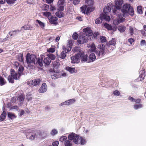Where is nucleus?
Segmentation results:
<instances>
[{"instance_id": "obj_1", "label": "nucleus", "mask_w": 146, "mask_h": 146, "mask_svg": "<svg viewBox=\"0 0 146 146\" xmlns=\"http://www.w3.org/2000/svg\"><path fill=\"white\" fill-rule=\"evenodd\" d=\"M87 47L90 48L89 51L91 52H95L98 56H103L104 55L105 52V46L103 44L98 45L97 48L93 42L89 43L87 44Z\"/></svg>"}, {"instance_id": "obj_2", "label": "nucleus", "mask_w": 146, "mask_h": 146, "mask_svg": "<svg viewBox=\"0 0 146 146\" xmlns=\"http://www.w3.org/2000/svg\"><path fill=\"white\" fill-rule=\"evenodd\" d=\"M42 59V57L41 59L36 58L35 55L30 54L29 53L27 54L26 56V60L27 64L32 63L35 64H38L41 67L43 66Z\"/></svg>"}, {"instance_id": "obj_3", "label": "nucleus", "mask_w": 146, "mask_h": 146, "mask_svg": "<svg viewBox=\"0 0 146 146\" xmlns=\"http://www.w3.org/2000/svg\"><path fill=\"white\" fill-rule=\"evenodd\" d=\"M68 138L70 140H73V142L76 144H80L81 145H84L86 142L84 139L80 136L77 135L75 133L69 134Z\"/></svg>"}, {"instance_id": "obj_4", "label": "nucleus", "mask_w": 146, "mask_h": 146, "mask_svg": "<svg viewBox=\"0 0 146 146\" xmlns=\"http://www.w3.org/2000/svg\"><path fill=\"white\" fill-rule=\"evenodd\" d=\"M123 0H115V5L112 6V11L114 14H116L117 11L121 9L123 3Z\"/></svg>"}, {"instance_id": "obj_5", "label": "nucleus", "mask_w": 146, "mask_h": 146, "mask_svg": "<svg viewBox=\"0 0 146 146\" xmlns=\"http://www.w3.org/2000/svg\"><path fill=\"white\" fill-rule=\"evenodd\" d=\"M130 5L128 3L124 4L121 7V9H119L118 11H121L122 16L125 17H126L128 16V12L129 9L130 8Z\"/></svg>"}, {"instance_id": "obj_6", "label": "nucleus", "mask_w": 146, "mask_h": 146, "mask_svg": "<svg viewBox=\"0 0 146 146\" xmlns=\"http://www.w3.org/2000/svg\"><path fill=\"white\" fill-rule=\"evenodd\" d=\"M116 44L115 40V39L112 38L111 40L109 41V42L107 44V48L108 49H114L115 47V45Z\"/></svg>"}, {"instance_id": "obj_7", "label": "nucleus", "mask_w": 146, "mask_h": 146, "mask_svg": "<svg viewBox=\"0 0 146 146\" xmlns=\"http://www.w3.org/2000/svg\"><path fill=\"white\" fill-rule=\"evenodd\" d=\"M117 15L118 16L119 18L117 20H114L113 21V24L115 25H118L119 24L122 23L125 20V18L122 17H121L122 16V14L121 13L119 14L118 13L117 14Z\"/></svg>"}, {"instance_id": "obj_8", "label": "nucleus", "mask_w": 146, "mask_h": 146, "mask_svg": "<svg viewBox=\"0 0 146 146\" xmlns=\"http://www.w3.org/2000/svg\"><path fill=\"white\" fill-rule=\"evenodd\" d=\"M79 55L82 62H85L87 60L88 56L83 52L79 51Z\"/></svg>"}, {"instance_id": "obj_9", "label": "nucleus", "mask_w": 146, "mask_h": 146, "mask_svg": "<svg viewBox=\"0 0 146 146\" xmlns=\"http://www.w3.org/2000/svg\"><path fill=\"white\" fill-rule=\"evenodd\" d=\"M88 37L84 36H80L78 40V42L80 44H83L88 42Z\"/></svg>"}, {"instance_id": "obj_10", "label": "nucleus", "mask_w": 146, "mask_h": 146, "mask_svg": "<svg viewBox=\"0 0 146 146\" xmlns=\"http://www.w3.org/2000/svg\"><path fill=\"white\" fill-rule=\"evenodd\" d=\"M71 62L72 63H78L80 62V56L79 53L75 56L71 57Z\"/></svg>"}, {"instance_id": "obj_11", "label": "nucleus", "mask_w": 146, "mask_h": 146, "mask_svg": "<svg viewBox=\"0 0 146 146\" xmlns=\"http://www.w3.org/2000/svg\"><path fill=\"white\" fill-rule=\"evenodd\" d=\"M11 74L13 78L15 80L19 79L21 76L20 74L15 72L12 69L11 70Z\"/></svg>"}, {"instance_id": "obj_12", "label": "nucleus", "mask_w": 146, "mask_h": 146, "mask_svg": "<svg viewBox=\"0 0 146 146\" xmlns=\"http://www.w3.org/2000/svg\"><path fill=\"white\" fill-rule=\"evenodd\" d=\"M48 19L49 20L50 23L52 24L56 25L58 24L57 22L58 18L55 16H51L48 17Z\"/></svg>"}, {"instance_id": "obj_13", "label": "nucleus", "mask_w": 146, "mask_h": 146, "mask_svg": "<svg viewBox=\"0 0 146 146\" xmlns=\"http://www.w3.org/2000/svg\"><path fill=\"white\" fill-rule=\"evenodd\" d=\"M83 31L85 33V35L86 36H90L93 34L92 31L90 27H87L84 29Z\"/></svg>"}, {"instance_id": "obj_14", "label": "nucleus", "mask_w": 146, "mask_h": 146, "mask_svg": "<svg viewBox=\"0 0 146 146\" xmlns=\"http://www.w3.org/2000/svg\"><path fill=\"white\" fill-rule=\"evenodd\" d=\"M47 90V86L45 83L42 84V86L40 88L39 90V92L40 93H43L46 91Z\"/></svg>"}, {"instance_id": "obj_15", "label": "nucleus", "mask_w": 146, "mask_h": 146, "mask_svg": "<svg viewBox=\"0 0 146 146\" xmlns=\"http://www.w3.org/2000/svg\"><path fill=\"white\" fill-rule=\"evenodd\" d=\"M40 80L39 79H37L32 80L31 84L35 86H39Z\"/></svg>"}, {"instance_id": "obj_16", "label": "nucleus", "mask_w": 146, "mask_h": 146, "mask_svg": "<svg viewBox=\"0 0 146 146\" xmlns=\"http://www.w3.org/2000/svg\"><path fill=\"white\" fill-rule=\"evenodd\" d=\"M64 3H58L57 10L61 11H63L64 7Z\"/></svg>"}, {"instance_id": "obj_17", "label": "nucleus", "mask_w": 146, "mask_h": 146, "mask_svg": "<svg viewBox=\"0 0 146 146\" xmlns=\"http://www.w3.org/2000/svg\"><path fill=\"white\" fill-rule=\"evenodd\" d=\"M51 60L49 57H47L44 58L43 62L45 65H48L51 62Z\"/></svg>"}, {"instance_id": "obj_18", "label": "nucleus", "mask_w": 146, "mask_h": 146, "mask_svg": "<svg viewBox=\"0 0 146 146\" xmlns=\"http://www.w3.org/2000/svg\"><path fill=\"white\" fill-rule=\"evenodd\" d=\"M17 67L19 68L18 70V72L19 74H20V75L23 74V72L24 70V67L23 66L21 65H18Z\"/></svg>"}, {"instance_id": "obj_19", "label": "nucleus", "mask_w": 146, "mask_h": 146, "mask_svg": "<svg viewBox=\"0 0 146 146\" xmlns=\"http://www.w3.org/2000/svg\"><path fill=\"white\" fill-rule=\"evenodd\" d=\"M31 130L29 129L26 132V133H29V135L30 136L29 137V139L31 140H32L34 139L35 137V134H33L31 132Z\"/></svg>"}, {"instance_id": "obj_20", "label": "nucleus", "mask_w": 146, "mask_h": 146, "mask_svg": "<svg viewBox=\"0 0 146 146\" xmlns=\"http://www.w3.org/2000/svg\"><path fill=\"white\" fill-rule=\"evenodd\" d=\"M72 140H70L68 138L66 141L64 143L65 146H72V142L71 141Z\"/></svg>"}, {"instance_id": "obj_21", "label": "nucleus", "mask_w": 146, "mask_h": 146, "mask_svg": "<svg viewBox=\"0 0 146 146\" xmlns=\"http://www.w3.org/2000/svg\"><path fill=\"white\" fill-rule=\"evenodd\" d=\"M96 59V56L94 53L91 54L89 56V60L90 62L94 61Z\"/></svg>"}, {"instance_id": "obj_22", "label": "nucleus", "mask_w": 146, "mask_h": 146, "mask_svg": "<svg viewBox=\"0 0 146 146\" xmlns=\"http://www.w3.org/2000/svg\"><path fill=\"white\" fill-rule=\"evenodd\" d=\"M131 16H133L134 15V11L133 7L131 5L130 6V8L129 9L128 11V16L129 15Z\"/></svg>"}, {"instance_id": "obj_23", "label": "nucleus", "mask_w": 146, "mask_h": 146, "mask_svg": "<svg viewBox=\"0 0 146 146\" xmlns=\"http://www.w3.org/2000/svg\"><path fill=\"white\" fill-rule=\"evenodd\" d=\"M111 9L110 7H106L104 8L103 12L106 14H108L111 11Z\"/></svg>"}, {"instance_id": "obj_24", "label": "nucleus", "mask_w": 146, "mask_h": 146, "mask_svg": "<svg viewBox=\"0 0 146 146\" xmlns=\"http://www.w3.org/2000/svg\"><path fill=\"white\" fill-rule=\"evenodd\" d=\"M56 15L59 18H61L64 16V14L62 11H59L56 13Z\"/></svg>"}, {"instance_id": "obj_25", "label": "nucleus", "mask_w": 146, "mask_h": 146, "mask_svg": "<svg viewBox=\"0 0 146 146\" xmlns=\"http://www.w3.org/2000/svg\"><path fill=\"white\" fill-rule=\"evenodd\" d=\"M8 117L10 119H13L16 118V116L14 114L11 113V112H8L7 113Z\"/></svg>"}, {"instance_id": "obj_26", "label": "nucleus", "mask_w": 146, "mask_h": 146, "mask_svg": "<svg viewBox=\"0 0 146 146\" xmlns=\"http://www.w3.org/2000/svg\"><path fill=\"white\" fill-rule=\"evenodd\" d=\"M102 19L107 21H109L110 20V17L109 16L105 14L101 15Z\"/></svg>"}, {"instance_id": "obj_27", "label": "nucleus", "mask_w": 146, "mask_h": 146, "mask_svg": "<svg viewBox=\"0 0 146 146\" xmlns=\"http://www.w3.org/2000/svg\"><path fill=\"white\" fill-rule=\"evenodd\" d=\"M21 31L19 30H16L14 31H11L9 32V34L10 36L15 35L17 33Z\"/></svg>"}, {"instance_id": "obj_28", "label": "nucleus", "mask_w": 146, "mask_h": 146, "mask_svg": "<svg viewBox=\"0 0 146 146\" xmlns=\"http://www.w3.org/2000/svg\"><path fill=\"white\" fill-rule=\"evenodd\" d=\"M66 70L69 71L70 73H73L75 72V68L70 67H68L66 68Z\"/></svg>"}, {"instance_id": "obj_29", "label": "nucleus", "mask_w": 146, "mask_h": 146, "mask_svg": "<svg viewBox=\"0 0 146 146\" xmlns=\"http://www.w3.org/2000/svg\"><path fill=\"white\" fill-rule=\"evenodd\" d=\"M103 20L101 15L100 17L96 19L95 21V23L97 24H100L101 23Z\"/></svg>"}, {"instance_id": "obj_30", "label": "nucleus", "mask_w": 146, "mask_h": 146, "mask_svg": "<svg viewBox=\"0 0 146 146\" xmlns=\"http://www.w3.org/2000/svg\"><path fill=\"white\" fill-rule=\"evenodd\" d=\"M94 10L93 8L91 7H87L86 10V14L88 15L90 12H92Z\"/></svg>"}, {"instance_id": "obj_31", "label": "nucleus", "mask_w": 146, "mask_h": 146, "mask_svg": "<svg viewBox=\"0 0 146 146\" xmlns=\"http://www.w3.org/2000/svg\"><path fill=\"white\" fill-rule=\"evenodd\" d=\"M7 115V113L5 111H3L1 114L0 116V120L3 121L5 119V117Z\"/></svg>"}, {"instance_id": "obj_32", "label": "nucleus", "mask_w": 146, "mask_h": 146, "mask_svg": "<svg viewBox=\"0 0 146 146\" xmlns=\"http://www.w3.org/2000/svg\"><path fill=\"white\" fill-rule=\"evenodd\" d=\"M6 81L2 77L0 76V85L1 86L5 84Z\"/></svg>"}, {"instance_id": "obj_33", "label": "nucleus", "mask_w": 146, "mask_h": 146, "mask_svg": "<svg viewBox=\"0 0 146 146\" xmlns=\"http://www.w3.org/2000/svg\"><path fill=\"white\" fill-rule=\"evenodd\" d=\"M118 29L120 32L122 33L125 31V28L123 26L120 25L118 27Z\"/></svg>"}, {"instance_id": "obj_34", "label": "nucleus", "mask_w": 146, "mask_h": 146, "mask_svg": "<svg viewBox=\"0 0 146 146\" xmlns=\"http://www.w3.org/2000/svg\"><path fill=\"white\" fill-rule=\"evenodd\" d=\"M32 28V27H31V26L28 25H25L21 27L22 29H23L25 30H30Z\"/></svg>"}, {"instance_id": "obj_35", "label": "nucleus", "mask_w": 146, "mask_h": 146, "mask_svg": "<svg viewBox=\"0 0 146 146\" xmlns=\"http://www.w3.org/2000/svg\"><path fill=\"white\" fill-rule=\"evenodd\" d=\"M66 52L65 51H62L60 55V57L62 59H64L66 56Z\"/></svg>"}, {"instance_id": "obj_36", "label": "nucleus", "mask_w": 146, "mask_h": 146, "mask_svg": "<svg viewBox=\"0 0 146 146\" xmlns=\"http://www.w3.org/2000/svg\"><path fill=\"white\" fill-rule=\"evenodd\" d=\"M36 22H37L40 26L42 28H43L45 27V24L44 23L41 22L40 21L37 20L36 21Z\"/></svg>"}, {"instance_id": "obj_37", "label": "nucleus", "mask_w": 146, "mask_h": 146, "mask_svg": "<svg viewBox=\"0 0 146 146\" xmlns=\"http://www.w3.org/2000/svg\"><path fill=\"white\" fill-rule=\"evenodd\" d=\"M47 56H48V57H49L50 59L51 60H54L56 57L55 55L51 53L48 54Z\"/></svg>"}, {"instance_id": "obj_38", "label": "nucleus", "mask_w": 146, "mask_h": 146, "mask_svg": "<svg viewBox=\"0 0 146 146\" xmlns=\"http://www.w3.org/2000/svg\"><path fill=\"white\" fill-rule=\"evenodd\" d=\"M49 7L48 5L44 4L42 7V9L44 11H48L49 9Z\"/></svg>"}, {"instance_id": "obj_39", "label": "nucleus", "mask_w": 146, "mask_h": 146, "mask_svg": "<svg viewBox=\"0 0 146 146\" xmlns=\"http://www.w3.org/2000/svg\"><path fill=\"white\" fill-rule=\"evenodd\" d=\"M104 26L108 30H111L112 29V27L111 25L107 23L104 24Z\"/></svg>"}, {"instance_id": "obj_40", "label": "nucleus", "mask_w": 146, "mask_h": 146, "mask_svg": "<svg viewBox=\"0 0 146 146\" xmlns=\"http://www.w3.org/2000/svg\"><path fill=\"white\" fill-rule=\"evenodd\" d=\"M18 59L19 61L23 62V54H20L19 55Z\"/></svg>"}, {"instance_id": "obj_41", "label": "nucleus", "mask_w": 146, "mask_h": 146, "mask_svg": "<svg viewBox=\"0 0 146 146\" xmlns=\"http://www.w3.org/2000/svg\"><path fill=\"white\" fill-rule=\"evenodd\" d=\"M106 38L103 36H101L100 37V41L102 43H103L106 42Z\"/></svg>"}, {"instance_id": "obj_42", "label": "nucleus", "mask_w": 146, "mask_h": 146, "mask_svg": "<svg viewBox=\"0 0 146 146\" xmlns=\"http://www.w3.org/2000/svg\"><path fill=\"white\" fill-rule=\"evenodd\" d=\"M81 11L82 13H84V14L86 13V10L87 9V6L86 5H84V6H83L81 7Z\"/></svg>"}, {"instance_id": "obj_43", "label": "nucleus", "mask_w": 146, "mask_h": 146, "mask_svg": "<svg viewBox=\"0 0 146 146\" xmlns=\"http://www.w3.org/2000/svg\"><path fill=\"white\" fill-rule=\"evenodd\" d=\"M43 15L46 16L48 17H48H50L51 16V13L49 12H45L43 13Z\"/></svg>"}, {"instance_id": "obj_44", "label": "nucleus", "mask_w": 146, "mask_h": 146, "mask_svg": "<svg viewBox=\"0 0 146 146\" xmlns=\"http://www.w3.org/2000/svg\"><path fill=\"white\" fill-rule=\"evenodd\" d=\"M67 140V138L66 136L61 137L60 139V141L61 142H64V143Z\"/></svg>"}, {"instance_id": "obj_45", "label": "nucleus", "mask_w": 146, "mask_h": 146, "mask_svg": "<svg viewBox=\"0 0 146 146\" xmlns=\"http://www.w3.org/2000/svg\"><path fill=\"white\" fill-rule=\"evenodd\" d=\"M129 32L131 34V35H132L134 33V29L133 27H130L129 29Z\"/></svg>"}, {"instance_id": "obj_46", "label": "nucleus", "mask_w": 146, "mask_h": 146, "mask_svg": "<svg viewBox=\"0 0 146 146\" xmlns=\"http://www.w3.org/2000/svg\"><path fill=\"white\" fill-rule=\"evenodd\" d=\"M13 77L11 75V76H9L8 77V80L9 82H11L12 83H14V79L13 78Z\"/></svg>"}, {"instance_id": "obj_47", "label": "nucleus", "mask_w": 146, "mask_h": 146, "mask_svg": "<svg viewBox=\"0 0 146 146\" xmlns=\"http://www.w3.org/2000/svg\"><path fill=\"white\" fill-rule=\"evenodd\" d=\"M137 10L138 13L139 14H142L143 13L142 7L141 6H139L137 7Z\"/></svg>"}, {"instance_id": "obj_48", "label": "nucleus", "mask_w": 146, "mask_h": 146, "mask_svg": "<svg viewBox=\"0 0 146 146\" xmlns=\"http://www.w3.org/2000/svg\"><path fill=\"white\" fill-rule=\"evenodd\" d=\"M143 106L141 104L135 105L134 106V108L135 110H137L138 109L141 108Z\"/></svg>"}, {"instance_id": "obj_49", "label": "nucleus", "mask_w": 146, "mask_h": 146, "mask_svg": "<svg viewBox=\"0 0 146 146\" xmlns=\"http://www.w3.org/2000/svg\"><path fill=\"white\" fill-rule=\"evenodd\" d=\"M24 99V97L23 95H21L19 96L18 99V100L19 102L23 101Z\"/></svg>"}, {"instance_id": "obj_50", "label": "nucleus", "mask_w": 146, "mask_h": 146, "mask_svg": "<svg viewBox=\"0 0 146 146\" xmlns=\"http://www.w3.org/2000/svg\"><path fill=\"white\" fill-rule=\"evenodd\" d=\"M58 133L57 130L55 129H52L51 132V134L52 135L56 134Z\"/></svg>"}, {"instance_id": "obj_51", "label": "nucleus", "mask_w": 146, "mask_h": 146, "mask_svg": "<svg viewBox=\"0 0 146 146\" xmlns=\"http://www.w3.org/2000/svg\"><path fill=\"white\" fill-rule=\"evenodd\" d=\"M55 49L54 48H50L47 49V51L49 52L53 53L55 51Z\"/></svg>"}, {"instance_id": "obj_52", "label": "nucleus", "mask_w": 146, "mask_h": 146, "mask_svg": "<svg viewBox=\"0 0 146 146\" xmlns=\"http://www.w3.org/2000/svg\"><path fill=\"white\" fill-rule=\"evenodd\" d=\"M72 37L74 39L76 40L78 37V35L76 33H75L73 34Z\"/></svg>"}, {"instance_id": "obj_53", "label": "nucleus", "mask_w": 146, "mask_h": 146, "mask_svg": "<svg viewBox=\"0 0 146 146\" xmlns=\"http://www.w3.org/2000/svg\"><path fill=\"white\" fill-rule=\"evenodd\" d=\"M67 102H68V104L70 105L72 104V103H74L75 102V100L71 99L67 100Z\"/></svg>"}, {"instance_id": "obj_54", "label": "nucleus", "mask_w": 146, "mask_h": 146, "mask_svg": "<svg viewBox=\"0 0 146 146\" xmlns=\"http://www.w3.org/2000/svg\"><path fill=\"white\" fill-rule=\"evenodd\" d=\"M80 1V0H74L73 3L74 5H76L79 4Z\"/></svg>"}, {"instance_id": "obj_55", "label": "nucleus", "mask_w": 146, "mask_h": 146, "mask_svg": "<svg viewBox=\"0 0 146 146\" xmlns=\"http://www.w3.org/2000/svg\"><path fill=\"white\" fill-rule=\"evenodd\" d=\"M87 4L89 5H91L93 4V1L92 0H88L86 1Z\"/></svg>"}, {"instance_id": "obj_56", "label": "nucleus", "mask_w": 146, "mask_h": 146, "mask_svg": "<svg viewBox=\"0 0 146 146\" xmlns=\"http://www.w3.org/2000/svg\"><path fill=\"white\" fill-rule=\"evenodd\" d=\"M113 94L115 96H118L120 94V92L118 90H116L113 92Z\"/></svg>"}, {"instance_id": "obj_57", "label": "nucleus", "mask_w": 146, "mask_h": 146, "mask_svg": "<svg viewBox=\"0 0 146 146\" xmlns=\"http://www.w3.org/2000/svg\"><path fill=\"white\" fill-rule=\"evenodd\" d=\"M51 78L52 79H56L57 78H58V77L57 76V74L55 73L53 75H52L51 76Z\"/></svg>"}, {"instance_id": "obj_58", "label": "nucleus", "mask_w": 146, "mask_h": 146, "mask_svg": "<svg viewBox=\"0 0 146 146\" xmlns=\"http://www.w3.org/2000/svg\"><path fill=\"white\" fill-rule=\"evenodd\" d=\"M6 1L8 4H13L14 2L13 0H6Z\"/></svg>"}, {"instance_id": "obj_59", "label": "nucleus", "mask_w": 146, "mask_h": 146, "mask_svg": "<svg viewBox=\"0 0 146 146\" xmlns=\"http://www.w3.org/2000/svg\"><path fill=\"white\" fill-rule=\"evenodd\" d=\"M59 142L58 141H56L52 143L53 146H58Z\"/></svg>"}, {"instance_id": "obj_60", "label": "nucleus", "mask_w": 146, "mask_h": 146, "mask_svg": "<svg viewBox=\"0 0 146 146\" xmlns=\"http://www.w3.org/2000/svg\"><path fill=\"white\" fill-rule=\"evenodd\" d=\"M67 104H68V102H67V101H65V102H62V103H61L60 104V106H62L63 105H66Z\"/></svg>"}, {"instance_id": "obj_61", "label": "nucleus", "mask_w": 146, "mask_h": 146, "mask_svg": "<svg viewBox=\"0 0 146 146\" xmlns=\"http://www.w3.org/2000/svg\"><path fill=\"white\" fill-rule=\"evenodd\" d=\"M146 44V41L145 40H142L141 41V45L143 46Z\"/></svg>"}, {"instance_id": "obj_62", "label": "nucleus", "mask_w": 146, "mask_h": 146, "mask_svg": "<svg viewBox=\"0 0 146 146\" xmlns=\"http://www.w3.org/2000/svg\"><path fill=\"white\" fill-rule=\"evenodd\" d=\"M11 109H15L16 110H19V108L17 106H13L12 107Z\"/></svg>"}, {"instance_id": "obj_63", "label": "nucleus", "mask_w": 146, "mask_h": 146, "mask_svg": "<svg viewBox=\"0 0 146 146\" xmlns=\"http://www.w3.org/2000/svg\"><path fill=\"white\" fill-rule=\"evenodd\" d=\"M107 7H110L111 9H112V6L113 5L111 3H110L107 4Z\"/></svg>"}, {"instance_id": "obj_64", "label": "nucleus", "mask_w": 146, "mask_h": 146, "mask_svg": "<svg viewBox=\"0 0 146 146\" xmlns=\"http://www.w3.org/2000/svg\"><path fill=\"white\" fill-rule=\"evenodd\" d=\"M129 42L131 44L134 41V40L132 38H130L128 39Z\"/></svg>"}]
</instances>
